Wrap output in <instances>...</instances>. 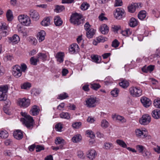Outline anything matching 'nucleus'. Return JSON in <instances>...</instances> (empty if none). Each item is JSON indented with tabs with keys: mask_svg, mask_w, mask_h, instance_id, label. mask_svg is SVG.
<instances>
[{
	"mask_svg": "<svg viewBox=\"0 0 160 160\" xmlns=\"http://www.w3.org/2000/svg\"><path fill=\"white\" fill-rule=\"evenodd\" d=\"M21 114L22 116L25 118H21V121L28 128L32 129L33 127L34 121L32 118L29 115H28L27 113L25 112H21Z\"/></svg>",
	"mask_w": 160,
	"mask_h": 160,
	"instance_id": "f257e3e1",
	"label": "nucleus"
},
{
	"mask_svg": "<svg viewBox=\"0 0 160 160\" xmlns=\"http://www.w3.org/2000/svg\"><path fill=\"white\" fill-rule=\"evenodd\" d=\"M82 15L75 13L72 14L71 16L70 22L74 25H78L83 22V19L82 18Z\"/></svg>",
	"mask_w": 160,
	"mask_h": 160,
	"instance_id": "f03ea898",
	"label": "nucleus"
},
{
	"mask_svg": "<svg viewBox=\"0 0 160 160\" xmlns=\"http://www.w3.org/2000/svg\"><path fill=\"white\" fill-rule=\"evenodd\" d=\"M98 101L96 97H90L87 98L85 101L86 105L89 108H95Z\"/></svg>",
	"mask_w": 160,
	"mask_h": 160,
	"instance_id": "7ed1b4c3",
	"label": "nucleus"
},
{
	"mask_svg": "<svg viewBox=\"0 0 160 160\" xmlns=\"http://www.w3.org/2000/svg\"><path fill=\"white\" fill-rule=\"evenodd\" d=\"M19 22L23 25L29 26L30 25L31 21L29 17L27 15H22L18 16Z\"/></svg>",
	"mask_w": 160,
	"mask_h": 160,
	"instance_id": "20e7f679",
	"label": "nucleus"
},
{
	"mask_svg": "<svg viewBox=\"0 0 160 160\" xmlns=\"http://www.w3.org/2000/svg\"><path fill=\"white\" fill-rule=\"evenodd\" d=\"M130 93L133 97H139L142 94V91L139 87H132L129 89Z\"/></svg>",
	"mask_w": 160,
	"mask_h": 160,
	"instance_id": "39448f33",
	"label": "nucleus"
},
{
	"mask_svg": "<svg viewBox=\"0 0 160 160\" xmlns=\"http://www.w3.org/2000/svg\"><path fill=\"white\" fill-rule=\"evenodd\" d=\"M8 90L7 85H3L0 86V101H5L6 99V93Z\"/></svg>",
	"mask_w": 160,
	"mask_h": 160,
	"instance_id": "423d86ee",
	"label": "nucleus"
},
{
	"mask_svg": "<svg viewBox=\"0 0 160 160\" xmlns=\"http://www.w3.org/2000/svg\"><path fill=\"white\" fill-rule=\"evenodd\" d=\"M13 75L17 78L20 77L22 74L21 67L19 65H16L13 67L12 69Z\"/></svg>",
	"mask_w": 160,
	"mask_h": 160,
	"instance_id": "0eeeda50",
	"label": "nucleus"
},
{
	"mask_svg": "<svg viewBox=\"0 0 160 160\" xmlns=\"http://www.w3.org/2000/svg\"><path fill=\"white\" fill-rule=\"evenodd\" d=\"M19 105L21 108H25L29 106L30 103V100L29 99H26L25 98H20L18 101Z\"/></svg>",
	"mask_w": 160,
	"mask_h": 160,
	"instance_id": "6e6552de",
	"label": "nucleus"
},
{
	"mask_svg": "<svg viewBox=\"0 0 160 160\" xmlns=\"http://www.w3.org/2000/svg\"><path fill=\"white\" fill-rule=\"evenodd\" d=\"M151 120V118L149 115L146 114L143 115L139 120L140 123L143 125L148 124Z\"/></svg>",
	"mask_w": 160,
	"mask_h": 160,
	"instance_id": "1a4fd4ad",
	"label": "nucleus"
},
{
	"mask_svg": "<svg viewBox=\"0 0 160 160\" xmlns=\"http://www.w3.org/2000/svg\"><path fill=\"white\" fill-rule=\"evenodd\" d=\"M116 11L114 13L115 17L118 19H120L123 16L125 11L124 10L121 8H118L116 10Z\"/></svg>",
	"mask_w": 160,
	"mask_h": 160,
	"instance_id": "9d476101",
	"label": "nucleus"
},
{
	"mask_svg": "<svg viewBox=\"0 0 160 160\" xmlns=\"http://www.w3.org/2000/svg\"><path fill=\"white\" fill-rule=\"evenodd\" d=\"M140 101L143 106L146 108L149 107L151 104V102L150 100L145 97H142Z\"/></svg>",
	"mask_w": 160,
	"mask_h": 160,
	"instance_id": "9b49d317",
	"label": "nucleus"
},
{
	"mask_svg": "<svg viewBox=\"0 0 160 160\" xmlns=\"http://www.w3.org/2000/svg\"><path fill=\"white\" fill-rule=\"evenodd\" d=\"M86 156L91 160H92L94 159L96 156L97 153L94 149L89 150L86 153Z\"/></svg>",
	"mask_w": 160,
	"mask_h": 160,
	"instance_id": "f8f14e48",
	"label": "nucleus"
},
{
	"mask_svg": "<svg viewBox=\"0 0 160 160\" xmlns=\"http://www.w3.org/2000/svg\"><path fill=\"white\" fill-rule=\"evenodd\" d=\"M135 134L136 136L139 138H144L147 136L145 131H142L140 129H137L135 130Z\"/></svg>",
	"mask_w": 160,
	"mask_h": 160,
	"instance_id": "ddd939ff",
	"label": "nucleus"
},
{
	"mask_svg": "<svg viewBox=\"0 0 160 160\" xmlns=\"http://www.w3.org/2000/svg\"><path fill=\"white\" fill-rule=\"evenodd\" d=\"M7 26L6 24L3 22H0V29L2 31L1 33L3 36H6L8 34L7 31Z\"/></svg>",
	"mask_w": 160,
	"mask_h": 160,
	"instance_id": "4468645a",
	"label": "nucleus"
},
{
	"mask_svg": "<svg viewBox=\"0 0 160 160\" xmlns=\"http://www.w3.org/2000/svg\"><path fill=\"white\" fill-rule=\"evenodd\" d=\"M29 14L31 18L34 20H37L39 18V15L38 12L35 10H31L29 11Z\"/></svg>",
	"mask_w": 160,
	"mask_h": 160,
	"instance_id": "2eb2a0df",
	"label": "nucleus"
},
{
	"mask_svg": "<svg viewBox=\"0 0 160 160\" xmlns=\"http://www.w3.org/2000/svg\"><path fill=\"white\" fill-rule=\"evenodd\" d=\"M9 42H12L13 44H17L20 41V39L19 36L16 34L14 35L13 36L8 37Z\"/></svg>",
	"mask_w": 160,
	"mask_h": 160,
	"instance_id": "dca6fc26",
	"label": "nucleus"
},
{
	"mask_svg": "<svg viewBox=\"0 0 160 160\" xmlns=\"http://www.w3.org/2000/svg\"><path fill=\"white\" fill-rule=\"evenodd\" d=\"M13 135L17 139L20 140L23 137V132L21 130H17L14 132Z\"/></svg>",
	"mask_w": 160,
	"mask_h": 160,
	"instance_id": "f3484780",
	"label": "nucleus"
},
{
	"mask_svg": "<svg viewBox=\"0 0 160 160\" xmlns=\"http://www.w3.org/2000/svg\"><path fill=\"white\" fill-rule=\"evenodd\" d=\"M79 49V46L77 44H73L71 45L69 51L71 54H73L76 52H78Z\"/></svg>",
	"mask_w": 160,
	"mask_h": 160,
	"instance_id": "a211bd4d",
	"label": "nucleus"
},
{
	"mask_svg": "<svg viewBox=\"0 0 160 160\" xmlns=\"http://www.w3.org/2000/svg\"><path fill=\"white\" fill-rule=\"evenodd\" d=\"M99 30L102 34H105L108 32V27L107 25L103 24L100 27Z\"/></svg>",
	"mask_w": 160,
	"mask_h": 160,
	"instance_id": "6ab92c4d",
	"label": "nucleus"
},
{
	"mask_svg": "<svg viewBox=\"0 0 160 160\" xmlns=\"http://www.w3.org/2000/svg\"><path fill=\"white\" fill-rule=\"evenodd\" d=\"M64 54L63 52H59L57 53L55 56L57 59V61L60 63H62L64 61Z\"/></svg>",
	"mask_w": 160,
	"mask_h": 160,
	"instance_id": "aec40b11",
	"label": "nucleus"
},
{
	"mask_svg": "<svg viewBox=\"0 0 160 160\" xmlns=\"http://www.w3.org/2000/svg\"><path fill=\"white\" fill-rule=\"evenodd\" d=\"M40 109L38 107L36 106H33L30 110L31 114L33 116L37 115L39 113Z\"/></svg>",
	"mask_w": 160,
	"mask_h": 160,
	"instance_id": "412c9836",
	"label": "nucleus"
},
{
	"mask_svg": "<svg viewBox=\"0 0 160 160\" xmlns=\"http://www.w3.org/2000/svg\"><path fill=\"white\" fill-rule=\"evenodd\" d=\"M45 35L46 32L43 30L41 31L38 33L37 34V38L39 42H42L44 39Z\"/></svg>",
	"mask_w": 160,
	"mask_h": 160,
	"instance_id": "4be33fe9",
	"label": "nucleus"
},
{
	"mask_svg": "<svg viewBox=\"0 0 160 160\" xmlns=\"http://www.w3.org/2000/svg\"><path fill=\"white\" fill-rule=\"evenodd\" d=\"M152 116L155 119L160 118V110L156 109L153 110L152 113Z\"/></svg>",
	"mask_w": 160,
	"mask_h": 160,
	"instance_id": "5701e85b",
	"label": "nucleus"
},
{
	"mask_svg": "<svg viewBox=\"0 0 160 160\" xmlns=\"http://www.w3.org/2000/svg\"><path fill=\"white\" fill-rule=\"evenodd\" d=\"M121 81V82L119 83V84L123 88H126L129 86V83L127 80L122 79Z\"/></svg>",
	"mask_w": 160,
	"mask_h": 160,
	"instance_id": "b1692460",
	"label": "nucleus"
},
{
	"mask_svg": "<svg viewBox=\"0 0 160 160\" xmlns=\"http://www.w3.org/2000/svg\"><path fill=\"white\" fill-rule=\"evenodd\" d=\"M54 22L56 26H60L62 25V21L59 16H56L54 17Z\"/></svg>",
	"mask_w": 160,
	"mask_h": 160,
	"instance_id": "393cba45",
	"label": "nucleus"
},
{
	"mask_svg": "<svg viewBox=\"0 0 160 160\" xmlns=\"http://www.w3.org/2000/svg\"><path fill=\"white\" fill-rule=\"evenodd\" d=\"M138 8L137 3L132 4L128 7V11L129 12H133L135 11L136 9Z\"/></svg>",
	"mask_w": 160,
	"mask_h": 160,
	"instance_id": "a878e982",
	"label": "nucleus"
},
{
	"mask_svg": "<svg viewBox=\"0 0 160 160\" xmlns=\"http://www.w3.org/2000/svg\"><path fill=\"white\" fill-rule=\"evenodd\" d=\"M95 30L91 28L88 30L87 31L86 33V36L89 38H92L95 34Z\"/></svg>",
	"mask_w": 160,
	"mask_h": 160,
	"instance_id": "bb28decb",
	"label": "nucleus"
},
{
	"mask_svg": "<svg viewBox=\"0 0 160 160\" xmlns=\"http://www.w3.org/2000/svg\"><path fill=\"white\" fill-rule=\"evenodd\" d=\"M138 23V21L135 18H132L129 21V25L131 27H134L137 25Z\"/></svg>",
	"mask_w": 160,
	"mask_h": 160,
	"instance_id": "cd10ccee",
	"label": "nucleus"
},
{
	"mask_svg": "<svg viewBox=\"0 0 160 160\" xmlns=\"http://www.w3.org/2000/svg\"><path fill=\"white\" fill-rule=\"evenodd\" d=\"M60 118L66 119H69L70 118L71 115L68 112H62L59 114Z\"/></svg>",
	"mask_w": 160,
	"mask_h": 160,
	"instance_id": "c85d7f7f",
	"label": "nucleus"
},
{
	"mask_svg": "<svg viewBox=\"0 0 160 160\" xmlns=\"http://www.w3.org/2000/svg\"><path fill=\"white\" fill-rule=\"evenodd\" d=\"M91 58L92 61L96 63H99L101 62V57L97 55H91Z\"/></svg>",
	"mask_w": 160,
	"mask_h": 160,
	"instance_id": "c756f323",
	"label": "nucleus"
},
{
	"mask_svg": "<svg viewBox=\"0 0 160 160\" xmlns=\"http://www.w3.org/2000/svg\"><path fill=\"white\" fill-rule=\"evenodd\" d=\"M6 17L8 21H11L13 19V16L12 11L8 10L6 13Z\"/></svg>",
	"mask_w": 160,
	"mask_h": 160,
	"instance_id": "7c9ffc66",
	"label": "nucleus"
},
{
	"mask_svg": "<svg viewBox=\"0 0 160 160\" xmlns=\"http://www.w3.org/2000/svg\"><path fill=\"white\" fill-rule=\"evenodd\" d=\"M146 11H142L138 14V17L140 19L142 20L146 17Z\"/></svg>",
	"mask_w": 160,
	"mask_h": 160,
	"instance_id": "2f4dec72",
	"label": "nucleus"
},
{
	"mask_svg": "<svg viewBox=\"0 0 160 160\" xmlns=\"http://www.w3.org/2000/svg\"><path fill=\"white\" fill-rule=\"evenodd\" d=\"M41 24L44 26H47L50 25V21L49 18H45L41 22Z\"/></svg>",
	"mask_w": 160,
	"mask_h": 160,
	"instance_id": "473e14b6",
	"label": "nucleus"
},
{
	"mask_svg": "<svg viewBox=\"0 0 160 160\" xmlns=\"http://www.w3.org/2000/svg\"><path fill=\"white\" fill-rule=\"evenodd\" d=\"M82 139V137L80 135L78 134L74 136L72 138V141L74 142L77 143L80 142Z\"/></svg>",
	"mask_w": 160,
	"mask_h": 160,
	"instance_id": "72a5a7b5",
	"label": "nucleus"
},
{
	"mask_svg": "<svg viewBox=\"0 0 160 160\" xmlns=\"http://www.w3.org/2000/svg\"><path fill=\"white\" fill-rule=\"evenodd\" d=\"M65 142V140L62 138L58 137L55 139V142L57 144H64Z\"/></svg>",
	"mask_w": 160,
	"mask_h": 160,
	"instance_id": "f704fd0d",
	"label": "nucleus"
},
{
	"mask_svg": "<svg viewBox=\"0 0 160 160\" xmlns=\"http://www.w3.org/2000/svg\"><path fill=\"white\" fill-rule=\"evenodd\" d=\"M116 142L121 147L123 148H127V145L126 143L122 140L117 139L116 140Z\"/></svg>",
	"mask_w": 160,
	"mask_h": 160,
	"instance_id": "c9c22d12",
	"label": "nucleus"
},
{
	"mask_svg": "<svg viewBox=\"0 0 160 160\" xmlns=\"http://www.w3.org/2000/svg\"><path fill=\"white\" fill-rule=\"evenodd\" d=\"M55 11L57 12L62 11L65 9V7L63 6H59L57 5L55 7Z\"/></svg>",
	"mask_w": 160,
	"mask_h": 160,
	"instance_id": "e433bc0d",
	"label": "nucleus"
},
{
	"mask_svg": "<svg viewBox=\"0 0 160 160\" xmlns=\"http://www.w3.org/2000/svg\"><path fill=\"white\" fill-rule=\"evenodd\" d=\"M89 7V4L86 2H83L81 6V9L82 10H86Z\"/></svg>",
	"mask_w": 160,
	"mask_h": 160,
	"instance_id": "4c0bfd02",
	"label": "nucleus"
},
{
	"mask_svg": "<svg viewBox=\"0 0 160 160\" xmlns=\"http://www.w3.org/2000/svg\"><path fill=\"white\" fill-rule=\"evenodd\" d=\"M8 136L7 132L6 131H2L0 132V137L1 138H5Z\"/></svg>",
	"mask_w": 160,
	"mask_h": 160,
	"instance_id": "58836bf2",
	"label": "nucleus"
},
{
	"mask_svg": "<svg viewBox=\"0 0 160 160\" xmlns=\"http://www.w3.org/2000/svg\"><path fill=\"white\" fill-rule=\"evenodd\" d=\"M39 61L38 58H35L34 57H32L30 59L31 64L33 65H36L37 62Z\"/></svg>",
	"mask_w": 160,
	"mask_h": 160,
	"instance_id": "ea45409f",
	"label": "nucleus"
},
{
	"mask_svg": "<svg viewBox=\"0 0 160 160\" xmlns=\"http://www.w3.org/2000/svg\"><path fill=\"white\" fill-rule=\"evenodd\" d=\"M91 88L94 90H97L100 88L101 86L98 83H93L90 84Z\"/></svg>",
	"mask_w": 160,
	"mask_h": 160,
	"instance_id": "a19ab883",
	"label": "nucleus"
},
{
	"mask_svg": "<svg viewBox=\"0 0 160 160\" xmlns=\"http://www.w3.org/2000/svg\"><path fill=\"white\" fill-rule=\"evenodd\" d=\"M154 105L157 108H160V98H158L155 99L154 101Z\"/></svg>",
	"mask_w": 160,
	"mask_h": 160,
	"instance_id": "79ce46f5",
	"label": "nucleus"
},
{
	"mask_svg": "<svg viewBox=\"0 0 160 160\" xmlns=\"http://www.w3.org/2000/svg\"><path fill=\"white\" fill-rule=\"evenodd\" d=\"M104 145L105 148L107 150L111 149L113 147L112 144L110 142H105Z\"/></svg>",
	"mask_w": 160,
	"mask_h": 160,
	"instance_id": "37998d69",
	"label": "nucleus"
},
{
	"mask_svg": "<svg viewBox=\"0 0 160 160\" xmlns=\"http://www.w3.org/2000/svg\"><path fill=\"white\" fill-rule=\"evenodd\" d=\"M55 128L57 131L61 132L62 128V124L61 123H58L55 126Z\"/></svg>",
	"mask_w": 160,
	"mask_h": 160,
	"instance_id": "c03bdc74",
	"label": "nucleus"
},
{
	"mask_svg": "<svg viewBox=\"0 0 160 160\" xmlns=\"http://www.w3.org/2000/svg\"><path fill=\"white\" fill-rule=\"evenodd\" d=\"M119 92V90L117 88H115L113 90L111 91V93L113 96L117 97L118 95Z\"/></svg>",
	"mask_w": 160,
	"mask_h": 160,
	"instance_id": "a18cd8bd",
	"label": "nucleus"
},
{
	"mask_svg": "<svg viewBox=\"0 0 160 160\" xmlns=\"http://www.w3.org/2000/svg\"><path fill=\"white\" fill-rule=\"evenodd\" d=\"M21 88L24 89H27L31 87V84L28 82H25L21 85Z\"/></svg>",
	"mask_w": 160,
	"mask_h": 160,
	"instance_id": "49530a36",
	"label": "nucleus"
},
{
	"mask_svg": "<svg viewBox=\"0 0 160 160\" xmlns=\"http://www.w3.org/2000/svg\"><path fill=\"white\" fill-rule=\"evenodd\" d=\"M109 123L106 120H103L101 122V126L102 127L106 128L108 126Z\"/></svg>",
	"mask_w": 160,
	"mask_h": 160,
	"instance_id": "de8ad7c7",
	"label": "nucleus"
},
{
	"mask_svg": "<svg viewBox=\"0 0 160 160\" xmlns=\"http://www.w3.org/2000/svg\"><path fill=\"white\" fill-rule=\"evenodd\" d=\"M116 120L122 123L126 122L125 119L123 117L119 115H117L116 116Z\"/></svg>",
	"mask_w": 160,
	"mask_h": 160,
	"instance_id": "09e8293b",
	"label": "nucleus"
},
{
	"mask_svg": "<svg viewBox=\"0 0 160 160\" xmlns=\"http://www.w3.org/2000/svg\"><path fill=\"white\" fill-rule=\"evenodd\" d=\"M132 31L129 28H127L124 31L122 32V34L124 36H126V35L129 36L130 35Z\"/></svg>",
	"mask_w": 160,
	"mask_h": 160,
	"instance_id": "8fccbe9b",
	"label": "nucleus"
},
{
	"mask_svg": "<svg viewBox=\"0 0 160 160\" xmlns=\"http://www.w3.org/2000/svg\"><path fill=\"white\" fill-rule=\"evenodd\" d=\"M38 58L41 59L42 60H45L47 58V55L46 54L42 53H39L38 54Z\"/></svg>",
	"mask_w": 160,
	"mask_h": 160,
	"instance_id": "3c124183",
	"label": "nucleus"
},
{
	"mask_svg": "<svg viewBox=\"0 0 160 160\" xmlns=\"http://www.w3.org/2000/svg\"><path fill=\"white\" fill-rule=\"evenodd\" d=\"M81 124V122H76L72 124V126L74 128H80Z\"/></svg>",
	"mask_w": 160,
	"mask_h": 160,
	"instance_id": "603ef678",
	"label": "nucleus"
},
{
	"mask_svg": "<svg viewBox=\"0 0 160 160\" xmlns=\"http://www.w3.org/2000/svg\"><path fill=\"white\" fill-rule=\"evenodd\" d=\"M142 155L147 158H150L151 157V153L150 152L148 151H144V152L142 153Z\"/></svg>",
	"mask_w": 160,
	"mask_h": 160,
	"instance_id": "864d4df0",
	"label": "nucleus"
},
{
	"mask_svg": "<svg viewBox=\"0 0 160 160\" xmlns=\"http://www.w3.org/2000/svg\"><path fill=\"white\" fill-rule=\"evenodd\" d=\"M122 5V0H115L114 6L115 7L120 6Z\"/></svg>",
	"mask_w": 160,
	"mask_h": 160,
	"instance_id": "5fc2aeb1",
	"label": "nucleus"
},
{
	"mask_svg": "<svg viewBox=\"0 0 160 160\" xmlns=\"http://www.w3.org/2000/svg\"><path fill=\"white\" fill-rule=\"evenodd\" d=\"M119 44V43L117 39L114 40L112 42V47L116 48L118 47Z\"/></svg>",
	"mask_w": 160,
	"mask_h": 160,
	"instance_id": "6e6d98bb",
	"label": "nucleus"
},
{
	"mask_svg": "<svg viewBox=\"0 0 160 160\" xmlns=\"http://www.w3.org/2000/svg\"><path fill=\"white\" fill-rule=\"evenodd\" d=\"M68 97V95L66 93L60 94L59 96V99L62 100L65 99Z\"/></svg>",
	"mask_w": 160,
	"mask_h": 160,
	"instance_id": "4d7b16f0",
	"label": "nucleus"
},
{
	"mask_svg": "<svg viewBox=\"0 0 160 160\" xmlns=\"http://www.w3.org/2000/svg\"><path fill=\"white\" fill-rule=\"evenodd\" d=\"M44 149V148L43 146L38 145L36 147V150L37 152H39L42 150Z\"/></svg>",
	"mask_w": 160,
	"mask_h": 160,
	"instance_id": "13d9d810",
	"label": "nucleus"
},
{
	"mask_svg": "<svg viewBox=\"0 0 160 160\" xmlns=\"http://www.w3.org/2000/svg\"><path fill=\"white\" fill-rule=\"evenodd\" d=\"M137 149L140 153H142L143 152L144 150V147L142 145H138L136 146Z\"/></svg>",
	"mask_w": 160,
	"mask_h": 160,
	"instance_id": "bf43d9fd",
	"label": "nucleus"
},
{
	"mask_svg": "<svg viewBox=\"0 0 160 160\" xmlns=\"http://www.w3.org/2000/svg\"><path fill=\"white\" fill-rule=\"evenodd\" d=\"M86 133L91 138H93L95 136L93 134V132L91 131H88L86 132Z\"/></svg>",
	"mask_w": 160,
	"mask_h": 160,
	"instance_id": "052dcab7",
	"label": "nucleus"
},
{
	"mask_svg": "<svg viewBox=\"0 0 160 160\" xmlns=\"http://www.w3.org/2000/svg\"><path fill=\"white\" fill-rule=\"evenodd\" d=\"M29 42L32 43L33 45H35L37 43V40L36 39L33 38H30Z\"/></svg>",
	"mask_w": 160,
	"mask_h": 160,
	"instance_id": "680f3d73",
	"label": "nucleus"
},
{
	"mask_svg": "<svg viewBox=\"0 0 160 160\" xmlns=\"http://www.w3.org/2000/svg\"><path fill=\"white\" fill-rule=\"evenodd\" d=\"M105 38L102 37L100 36L98 37L97 40V41L99 42H104L105 41Z\"/></svg>",
	"mask_w": 160,
	"mask_h": 160,
	"instance_id": "e2e57ef3",
	"label": "nucleus"
},
{
	"mask_svg": "<svg viewBox=\"0 0 160 160\" xmlns=\"http://www.w3.org/2000/svg\"><path fill=\"white\" fill-rule=\"evenodd\" d=\"M20 67L21 70V71L22 72H25L27 68V67L26 65L24 63H22L21 64V67Z\"/></svg>",
	"mask_w": 160,
	"mask_h": 160,
	"instance_id": "0e129e2a",
	"label": "nucleus"
},
{
	"mask_svg": "<svg viewBox=\"0 0 160 160\" xmlns=\"http://www.w3.org/2000/svg\"><path fill=\"white\" fill-rule=\"evenodd\" d=\"M155 66L153 65H150L148 66V72H152L154 69Z\"/></svg>",
	"mask_w": 160,
	"mask_h": 160,
	"instance_id": "69168bd1",
	"label": "nucleus"
},
{
	"mask_svg": "<svg viewBox=\"0 0 160 160\" xmlns=\"http://www.w3.org/2000/svg\"><path fill=\"white\" fill-rule=\"evenodd\" d=\"M74 2V0H62V3H72Z\"/></svg>",
	"mask_w": 160,
	"mask_h": 160,
	"instance_id": "338daca9",
	"label": "nucleus"
},
{
	"mask_svg": "<svg viewBox=\"0 0 160 160\" xmlns=\"http://www.w3.org/2000/svg\"><path fill=\"white\" fill-rule=\"evenodd\" d=\"M84 27L85 29L87 31L90 29V28L91 27V25L89 24L88 22H87L84 25Z\"/></svg>",
	"mask_w": 160,
	"mask_h": 160,
	"instance_id": "774afa93",
	"label": "nucleus"
}]
</instances>
